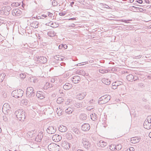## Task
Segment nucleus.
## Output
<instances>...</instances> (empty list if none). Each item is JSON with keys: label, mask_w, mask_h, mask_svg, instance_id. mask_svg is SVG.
<instances>
[{"label": "nucleus", "mask_w": 151, "mask_h": 151, "mask_svg": "<svg viewBox=\"0 0 151 151\" xmlns=\"http://www.w3.org/2000/svg\"><path fill=\"white\" fill-rule=\"evenodd\" d=\"M26 96L28 98L30 99L31 102H33L34 101L35 96L34 89L32 87H29L27 88Z\"/></svg>", "instance_id": "nucleus-1"}, {"label": "nucleus", "mask_w": 151, "mask_h": 151, "mask_svg": "<svg viewBox=\"0 0 151 151\" xmlns=\"http://www.w3.org/2000/svg\"><path fill=\"white\" fill-rule=\"evenodd\" d=\"M11 9V7L8 6L1 7L0 9V16L3 17L8 16L9 14Z\"/></svg>", "instance_id": "nucleus-2"}, {"label": "nucleus", "mask_w": 151, "mask_h": 151, "mask_svg": "<svg viewBox=\"0 0 151 151\" xmlns=\"http://www.w3.org/2000/svg\"><path fill=\"white\" fill-rule=\"evenodd\" d=\"M15 114L19 120L23 121L25 118V112L22 111V110L19 109L16 111L15 112Z\"/></svg>", "instance_id": "nucleus-3"}, {"label": "nucleus", "mask_w": 151, "mask_h": 151, "mask_svg": "<svg viewBox=\"0 0 151 151\" xmlns=\"http://www.w3.org/2000/svg\"><path fill=\"white\" fill-rule=\"evenodd\" d=\"M24 93V91L20 89L15 90L12 91V96L16 98L21 97Z\"/></svg>", "instance_id": "nucleus-4"}, {"label": "nucleus", "mask_w": 151, "mask_h": 151, "mask_svg": "<svg viewBox=\"0 0 151 151\" xmlns=\"http://www.w3.org/2000/svg\"><path fill=\"white\" fill-rule=\"evenodd\" d=\"M48 149L50 151H59L60 146L54 143H52L48 146Z\"/></svg>", "instance_id": "nucleus-5"}, {"label": "nucleus", "mask_w": 151, "mask_h": 151, "mask_svg": "<svg viewBox=\"0 0 151 151\" xmlns=\"http://www.w3.org/2000/svg\"><path fill=\"white\" fill-rule=\"evenodd\" d=\"M65 136L66 138L68 140H71L73 139V140L71 141V142L72 143H74L77 141L76 139L73 138L72 134L70 133H67Z\"/></svg>", "instance_id": "nucleus-6"}, {"label": "nucleus", "mask_w": 151, "mask_h": 151, "mask_svg": "<svg viewBox=\"0 0 151 151\" xmlns=\"http://www.w3.org/2000/svg\"><path fill=\"white\" fill-rule=\"evenodd\" d=\"M86 95V93L84 92L79 93L76 95V98L79 100H82L85 98Z\"/></svg>", "instance_id": "nucleus-7"}, {"label": "nucleus", "mask_w": 151, "mask_h": 151, "mask_svg": "<svg viewBox=\"0 0 151 151\" xmlns=\"http://www.w3.org/2000/svg\"><path fill=\"white\" fill-rule=\"evenodd\" d=\"M82 143L84 147L86 149L88 148L90 146V143L85 138L82 139Z\"/></svg>", "instance_id": "nucleus-8"}, {"label": "nucleus", "mask_w": 151, "mask_h": 151, "mask_svg": "<svg viewBox=\"0 0 151 151\" xmlns=\"http://www.w3.org/2000/svg\"><path fill=\"white\" fill-rule=\"evenodd\" d=\"M56 128L53 126H49L47 130V132L49 134H53L56 131Z\"/></svg>", "instance_id": "nucleus-9"}, {"label": "nucleus", "mask_w": 151, "mask_h": 151, "mask_svg": "<svg viewBox=\"0 0 151 151\" xmlns=\"http://www.w3.org/2000/svg\"><path fill=\"white\" fill-rule=\"evenodd\" d=\"M36 60L42 63H44L47 62V58L43 56L38 57L36 59Z\"/></svg>", "instance_id": "nucleus-10"}, {"label": "nucleus", "mask_w": 151, "mask_h": 151, "mask_svg": "<svg viewBox=\"0 0 151 151\" xmlns=\"http://www.w3.org/2000/svg\"><path fill=\"white\" fill-rule=\"evenodd\" d=\"M43 133L42 131H40L35 138V141L40 142L43 137Z\"/></svg>", "instance_id": "nucleus-11"}, {"label": "nucleus", "mask_w": 151, "mask_h": 151, "mask_svg": "<svg viewBox=\"0 0 151 151\" xmlns=\"http://www.w3.org/2000/svg\"><path fill=\"white\" fill-rule=\"evenodd\" d=\"M62 139V137L60 135L56 134L54 135L52 137V139L55 142L60 141Z\"/></svg>", "instance_id": "nucleus-12"}, {"label": "nucleus", "mask_w": 151, "mask_h": 151, "mask_svg": "<svg viewBox=\"0 0 151 151\" xmlns=\"http://www.w3.org/2000/svg\"><path fill=\"white\" fill-rule=\"evenodd\" d=\"M90 128V125L88 124L85 123L81 126V129L84 131H88Z\"/></svg>", "instance_id": "nucleus-13"}, {"label": "nucleus", "mask_w": 151, "mask_h": 151, "mask_svg": "<svg viewBox=\"0 0 151 151\" xmlns=\"http://www.w3.org/2000/svg\"><path fill=\"white\" fill-rule=\"evenodd\" d=\"M73 82L74 83H77L81 79L80 77L78 76H75L73 77L72 78Z\"/></svg>", "instance_id": "nucleus-14"}, {"label": "nucleus", "mask_w": 151, "mask_h": 151, "mask_svg": "<svg viewBox=\"0 0 151 151\" xmlns=\"http://www.w3.org/2000/svg\"><path fill=\"white\" fill-rule=\"evenodd\" d=\"M143 125L145 128L149 129L151 128V122L145 121Z\"/></svg>", "instance_id": "nucleus-15"}, {"label": "nucleus", "mask_w": 151, "mask_h": 151, "mask_svg": "<svg viewBox=\"0 0 151 151\" xmlns=\"http://www.w3.org/2000/svg\"><path fill=\"white\" fill-rule=\"evenodd\" d=\"M21 13V12L19 9H14L12 11V14L13 16H19Z\"/></svg>", "instance_id": "nucleus-16"}, {"label": "nucleus", "mask_w": 151, "mask_h": 151, "mask_svg": "<svg viewBox=\"0 0 151 151\" xmlns=\"http://www.w3.org/2000/svg\"><path fill=\"white\" fill-rule=\"evenodd\" d=\"M62 146L65 149H69L70 147V144L66 141H64L62 143Z\"/></svg>", "instance_id": "nucleus-17"}, {"label": "nucleus", "mask_w": 151, "mask_h": 151, "mask_svg": "<svg viewBox=\"0 0 151 151\" xmlns=\"http://www.w3.org/2000/svg\"><path fill=\"white\" fill-rule=\"evenodd\" d=\"M36 96L40 99H43L44 98L43 92L42 91H37L36 94Z\"/></svg>", "instance_id": "nucleus-18"}, {"label": "nucleus", "mask_w": 151, "mask_h": 151, "mask_svg": "<svg viewBox=\"0 0 151 151\" xmlns=\"http://www.w3.org/2000/svg\"><path fill=\"white\" fill-rule=\"evenodd\" d=\"M97 145L98 146L103 148L106 146V143L103 141L101 140L97 143Z\"/></svg>", "instance_id": "nucleus-19"}, {"label": "nucleus", "mask_w": 151, "mask_h": 151, "mask_svg": "<svg viewBox=\"0 0 151 151\" xmlns=\"http://www.w3.org/2000/svg\"><path fill=\"white\" fill-rule=\"evenodd\" d=\"M72 85L69 83H66L63 86V88L65 90H68L72 87Z\"/></svg>", "instance_id": "nucleus-20"}, {"label": "nucleus", "mask_w": 151, "mask_h": 151, "mask_svg": "<svg viewBox=\"0 0 151 151\" xmlns=\"http://www.w3.org/2000/svg\"><path fill=\"white\" fill-rule=\"evenodd\" d=\"M140 138L138 137H133L131 139V142L132 143L135 144L138 142L140 140Z\"/></svg>", "instance_id": "nucleus-21"}, {"label": "nucleus", "mask_w": 151, "mask_h": 151, "mask_svg": "<svg viewBox=\"0 0 151 151\" xmlns=\"http://www.w3.org/2000/svg\"><path fill=\"white\" fill-rule=\"evenodd\" d=\"M59 130L61 132H65L67 131V128L65 126H64L63 125H60L58 127Z\"/></svg>", "instance_id": "nucleus-22"}, {"label": "nucleus", "mask_w": 151, "mask_h": 151, "mask_svg": "<svg viewBox=\"0 0 151 151\" xmlns=\"http://www.w3.org/2000/svg\"><path fill=\"white\" fill-rule=\"evenodd\" d=\"M39 22L37 21H34L30 24L31 26L34 28H37L38 27Z\"/></svg>", "instance_id": "nucleus-23"}, {"label": "nucleus", "mask_w": 151, "mask_h": 151, "mask_svg": "<svg viewBox=\"0 0 151 151\" xmlns=\"http://www.w3.org/2000/svg\"><path fill=\"white\" fill-rule=\"evenodd\" d=\"M10 108L9 107V105L7 104H5L3 106L2 108V111L4 112V111H7V110H9V109Z\"/></svg>", "instance_id": "nucleus-24"}, {"label": "nucleus", "mask_w": 151, "mask_h": 151, "mask_svg": "<svg viewBox=\"0 0 151 151\" xmlns=\"http://www.w3.org/2000/svg\"><path fill=\"white\" fill-rule=\"evenodd\" d=\"M109 95H106L101 96L99 99V100L98 103L99 104H101L100 103L104 100L107 97V96H109Z\"/></svg>", "instance_id": "nucleus-25"}, {"label": "nucleus", "mask_w": 151, "mask_h": 151, "mask_svg": "<svg viewBox=\"0 0 151 151\" xmlns=\"http://www.w3.org/2000/svg\"><path fill=\"white\" fill-rule=\"evenodd\" d=\"M80 118L82 120H85L87 118V115L85 114H81L80 115Z\"/></svg>", "instance_id": "nucleus-26"}, {"label": "nucleus", "mask_w": 151, "mask_h": 151, "mask_svg": "<svg viewBox=\"0 0 151 151\" xmlns=\"http://www.w3.org/2000/svg\"><path fill=\"white\" fill-rule=\"evenodd\" d=\"M73 109L70 107H69L65 110V112L68 114H70L73 111Z\"/></svg>", "instance_id": "nucleus-27"}, {"label": "nucleus", "mask_w": 151, "mask_h": 151, "mask_svg": "<svg viewBox=\"0 0 151 151\" xmlns=\"http://www.w3.org/2000/svg\"><path fill=\"white\" fill-rule=\"evenodd\" d=\"M134 78V76L132 74H130L127 76V79L130 81H132Z\"/></svg>", "instance_id": "nucleus-28"}, {"label": "nucleus", "mask_w": 151, "mask_h": 151, "mask_svg": "<svg viewBox=\"0 0 151 151\" xmlns=\"http://www.w3.org/2000/svg\"><path fill=\"white\" fill-rule=\"evenodd\" d=\"M103 82L106 85H109L111 83V81L109 80L106 78H104L102 80Z\"/></svg>", "instance_id": "nucleus-29"}, {"label": "nucleus", "mask_w": 151, "mask_h": 151, "mask_svg": "<svg viewBox=\"0 0 151 151\" xmlns=\"http://www.w3.org/2000/svg\"><path fill=\"white\" fill-rule=\"evenodd\" d=\"M47 35L49 36L52 37L55 35V33L54 31L51 30L48 32Z\"/></svg>", "instance_id": "nucleus-30"}, {"label": "nucleus", "mask_w": 151, "mask_h": 151, "mask_svg": "<svg viewBox=\"0 0 151 151\" xmlns=\"http://www.w3.org/2000/svg\"><path fill=\"white\" fill-rule=\"evenodd\" d=\"M110 98L111 96H107L106 98L104 100L100 103L101 104H105L108 102L110 100Z\"/></svg>", "instance_id": "nucleus-31"}, {"label": "nucleus", "mask_w": 151, "mask_h": 151, "mask_svg": "<svg viewBox=\"0 0 151 151\" xmlns=\"http://www.w3.org/2000/svg\"><path fill=\"white\" fill-rule=\"evenodd\" d=\"M90 117L91 119L93 121H95L97 119V115L95 113L91 114L90 115Z\"/></svg>", "instance_id": "nucleus-32"}, {"label": "nucleus", "mask_w": 151, "mask_h": 151, "mask_svg": "<svg viewBox=\"0 0 151 151\" xmlns=\"http://www.w3.org/2000/svg\"><path fill=\"white\" fill-rule=\"evenodd\" d=\"M6 76L5 73H3L0 74V82H2Z\"/></svg>", "instance_id": "nucleus-33"}, {"label": "nucleus", "mask_w": 151, "mask_h": 151, "mask_svg": "<svg viewBox=\"0 0 151 151\" xmlns=\"http://www.w3.org/2000/svg\"><path fill=\"white\" fill-rule=\"evenodd\" d=\"M63 101L64 99L62 97H59L57 99L56 102L58 104H60L63 102Z\"/></svg>", "instance_id": "nucleus-34"}, {"label": "nucleus", "mask_w": 151, "mask_h": 151, "mask_svg": "<svg viewBox=\"0 0 151 151\" xmlns=\"http://www.w3.org/2000/svg\"><path fill=\"white\" fill-rule=\"evenodd\" d=\"M74 105L75 107H77V108H80L81 107H82V104H81L80 103L77 102L76 103L74 104Z\"/></svg>", "instance_id": "nucleus-35"}, {"label": "nucleus", "mask_w": 151, "mask_h": 151, "mask_svg": "<svg viewBox=\"0 0 151 151\" xmlns=\"http://www.w3.org/2000/svg\"><path fill=\"white\" fill-rule=\"evenodd\" d=\"M67 47V46L66 44H61L59 46L58 48L60 49H62L63 48H64V49H66Z\"/></svg>", "instance_id": "nucleus-36"}, {"label": "nucleus", "mask_w": 151, "mask_h": 151, "mask_svg": "<svg viewBox=\"0 0 151 151\" xmlns=\"http://www.w3.org/2000/svg\"><path fill=\"white\" fill-rule=\"evenodd\" d=\"M134 7L136 8H137V12H145L146 11V10L145 9H143L139 8V7Z\"/></svg>", "instance_id": "nucleus-37"}, {"label": "nucleus", "mask_w": 151, "mask_h": 151, "mask_svg": "<svg viewBox=\"0 0 151 151\" xmlns=\"http://www.w3.org/2000/svg\"><path fill=\"white\" fill-rule=\"evenodd\" d=\"M28 100L27 99H23L22 100V103L24 105H26L27 104Z\"/></svg>", "instance_id": "nucleus-38"}, {"label": "nucleus", "mask_w": 151, "mask_h": 151, "mask_svg": "<svg viewBox=\"0 0 151 151\" xmlns=\"http://www.w3.org/2000/svg\"><path fill=\"white\" fill-rule=\"evenodd\" d=\"M116 145H115L113 144H111L109 146V149L112 150H116Z\"/></svg>", "instance_id": "nucleus-39"}, {"label": "nucleus", "mask_w": 151, "mask_h": 151, "mask_svg": "<svg viewBox=\"0 0 151 151\" xmlns=\"http://www.w3.org/2000/svg\"><path fill=\"white\" fill-rule=\"evenodd\" d=\"M116 150H119L122 148V146L120 144L116 145Z\"/></svg>", "instance_id": "nucleus-40"}, {"label": "nucleus", "mask_w": 151, "mask_h": 151, "mask_svg": "<svg viewBox=\"0 0 151 151\" xmlns=\"http://www.w3.org/2000/svg\"><path fill=\"white\" fill-rule=\"evenodd\" d=\"M20 5L19 4L18 2H13L12 4V6L17 7Z\"/></svg>", "instance_id": "nucleus-41"}, {"label": "nucleus", "mask_w": 151, "mask_h": 151, "mask_svg": "<svg viewBox=\"0 0 151 151\" xmlns=\"http://www.w3.org/2000/svg\"><path fill=\"white\" fill-rule=\"evenodd\" d=\"M99 72L102 73H106L108 72V70H100Z\"/></svg>", "instance_id": "nucleus-42"}, {"label": "nucleus", "mask_w": 151, "mask_h": 151, "mask_svg": "<svg viewBox=\"0 0 151 151\" xmlns=\"http://www.w3.org/2000/svg\"><path fill=\"white\" fill-rule=\"evenodd\" d=\"M80 73L83 76H88V74H86L85 73V72L83 70H81L80 71Z\"/></svg>", "instance_id": "nucleus-43"}, {"label": "nucleus", "mask_w": 151, "mask_h": 151, "mask_svg": "<svg viewBox=\"0 0 151 151\" xmlns=\"http://www.w3.org/2000/svg\"><path fill=\"white\" fill-rule=\"evenodd\" d=\"M57 110L56 111V113L59 116H60L62 115V111L61 110H58V109L57 108Z\"/></svg>", "instance_id": "nucleus-44"}, {"label": "nucleus", "mask_w": 151, "mask_h": 151, "mask_svg": "<svg viewBox=\"0 0 151 151\" xmlns=\"http://www.w3.org/2000/svg\"><path fill=\"white\" fill-rule=\"evenodd\" d=\"M72 130L73 131L75 134H78L79 133V131L75 127H73V128Z\"/></svg>", "instance_id": "nucleus-45"}, {"label": "nucleus", "mask_w": 151, "mask_h": 151, "mask_svg": "<svg viewBox=\"0 0 151 151\" xmlns=\"http://www.w3.org/2000/svg\"><path fill=\"white\" fill-rule=\"evenodd\" d=\"M89 103L91 105H93L95 104L96 101L95 100L92 99L90 100L89 101Z\"/></svg>", "instance_id": "nucleus-46"}, {"label": "nucleus", "mask_w": 151, "mask_h": 151, "mask_svg": "<svg viewBox=\"0 0 151 151\" xmlns=\"http://www.w3.org/2000/svg\"><path fill=\"white\" fill-rule=\"evenodd\" d=\"M58 4L57 2L55 0H54L52 2V5L54 6H56Z\"/></svg>", "instance_id": "nucleus-47"}, {"label": "nucleus", "mask_w": 151, "mask_h": 151, "mask_svg": "<svg viewBox=\"0 0 151 151\" xmlns=\"http://www.w3.org/2000/svg\"><path fill=\"white\" fill-rule=\"evenodd\" d=\"M25 75L24 73H21V74H20V76L21 78H24L25 77Z\"/></svg>", "instance_id": "nucleus-48"}, {"label": "nucleus", "mask_w": 151, "mask_h": 151, "mask_svg": "<svg viewBox=\"0 0 151 151\" xmlns=\"http://www.w3.org/2000/svg\"><path fill=\"white\" fill-rule=\"evenodd\" d=\"M72 101V100L70 99H68L67 101L66 102V104L67 105H69Z\"/></svg>", "instance_id": "nucleus-49"}, {"label": "nucleus", "mask_w": 151, "mask_h": 151, "mask_svg": "<svg viewBox=\"0 0 151 151\" xmlns=\"http://www.w3.org/2000/svg\"><path fill=\"white\" fill-rule=\"evenodd\" d=\"M145 121L151 122V116H148L147 118V120Z\"/></svg>", "instance_id": "nucleus-50"}, {"label": "nucleus", "mask_w": 151, "mask_h": 151, "mask_svg": "<svg viewBox=\"0 0 151 151\" xmlns=\"http://www.w3.org/2000/svg\"><path fill=\"white\" fill-rule=\"evenodd\" d=\"M134 149L133 147H131L128 149L127 150V151H134Z\"/></svg>", "instance_id": "nucleus-51"}, {"label": "nucleus", "mask_w": 151, "mask_h": 151, "mask_svg": "<svg viewBox=\"0 0 151 151\" xmlns=\"http://www.w3.org/2000/svg\"><path fill=\"white\" fill-rule=\"evenodd\" d=\"M47 15L49 16L50 17H51L53 15V14L52 13H51L50 12H47Z\"/></svg>", "instance_id": "nucleus-52"}, {"label": "nucleus", "mask_w": 151, "mask_h": 151, "mask_svg": "<svg viewBox=\"0 0 151 151\" xmlns=\"http://www.w3.org/2000/svg\"><path fill=\"white\" fill-rule=\"evenodd\" d=\"M53 24V23L52 22H49L48 23H46V25H48V26H51L52 27H53V26H51V25H52Z\"/></svg>", "instance_id": "nucleus-53"}, {"label": "nucleus", "mask_w": 151, "mask_h": 151, "mask_svg": "<svg viewBox=\"0 0 151 151\" xmlns=\"http://www.w3.org/2000/svg\"><path fill=\"white\" fill-rule=\"evenodd\" d=\"M121 22H124L125 23H127V21H129V20H124V19H121L120 20Z\"/></svg>", "instance_id": "nucleus-54"}, {"label": "nucleus", "mask_w": 151, "mask_h": 151, "mask_svg": "<svg viewBox=\"0 0 151 151\" xmlns=\"http://www.w3.org/2000/svg\"><path fill=\"white\" fill-rule=\"evenodd\" d=\"M112 85H113V86H118L119 85L117 83V82H115L114 83H112Z\"/></svg>", "instance_id": "nucleus-55"}, {"label": "nucleus", "mask_w": 151, "mask_h": 151, "mask_svg": "<svg viewBox=\"0 0 151 151\" xmlns=\"http://www.w3.org/2000/svg\"><path fill=\"white\" fill-rule=\"evenodd\" d=\"M59 56V55H56L54 57V58L56 60H58L59 59V57H58V56Z\"/></svg>", "instance_id": "nucleus-56"}, {"label": "nucleus", "mask_w": 151, "mask_h": 151, "mask_svg": "<svg viewBox=\"0 0 151 151\" xmlns=\"http://www.w3.org/2000/svg\"><path fill=\"white\" fill-rule=\"evenodd\" d=\"M139 79V78L138 77L135 76H134V81H135Z\"/></svg>", "instance_id": "nucleus-57"}, {"label": "nucleus", "mask_w": 151, "mask_h": 151, "mask_svg": "<svg viewBox=\"0 0 151 151\" xmlns=\"http://www.w3.org/2000/svg\"><path fill=\"white\" fill-rule=\"evenodd\" d=\"M137 0V2L139 3V4H142L143 2L142 0Z\"/></svg>", "instance_id": "nucleus-58"}, {"label": "nucleus", "mask_w": 151, "mask_h": 151, "mask_svg": "<svg viewBox=\"0 0 151 151\" xmlns=\"http://www.w3.org/2000/svg\"><path fill=\"white\" fill-rule=\"evenodd\" d=\"M59 15L60 16H64L65 15V14L64 13H63L61 12V13H59Z\"/></svg>", "instance_id": "nucleus-59"}, {"label": "nucleus", "mask_w": 151, "mask_h": 151, "mask_svg": "<svg viewBox=\"0 0 151 151\" xmlns=\"http://www.w3.org/2000/svg\"><path fill=\"white\" fill-rule=\"evenodd\" d=\"M69 20H76V18H70L68 19Z\"/></svg>", "instance_id": "nucleus-60"}, {"label": "nucleus", "mask_w": 151, "mask_h": 151, "mask_svg": "<svg viewBox=\"0 0 151 151\" xmlns=\"http://www.w3.org/2000/svg\"><path fill=\"white\" fill-rule=\"evenodd\" d=\"M63 58H62L61 57H59L58 61H63Z\"/></svg>", "instance_id": "nucleus-61"}, {"label": "nucleus", "mask_w": 151, "mask_h": 151, "mask_svg": "<svg viewBox=\"0 0 151 151\" xmlns=\"http://www.w3.org/2000/svg\"><path fill=\"white\" fill-rule=\"evenodd\" d=\"M36 19H41V17H40V16H38V17L36 16Z\"/></svg>", "instance_id": "nucleus-62"}, {"label": "nucleus", "mask_w": 151, "mask_h": 151, "mask_svg": "<svg viewBox=\"0 0 151 151\" xmlns=\"http://www.w3.org/2000/svg\"><path fill=\"white\" fill-rule=\"evenodd\" d=\"M78 1L79 3H81L84 1L83 0H77Z\"/></svg>", "instance_id": "nucleus-63"}, {"label": "nucleus", "mask_w": 151, "mask_h": 151, "mask_svg": "<svg viewBox=\"0 0 151 151\" xmlns=\"http://www.w3.org/2000/svg\"><path fill=\"white\" fill-rule=\"evenodd\" d=\"M145 1L146 3L147 4L149 3V0H145Z\"/></svg>", "instance_id": "nucleus-64"}]
</instances>
